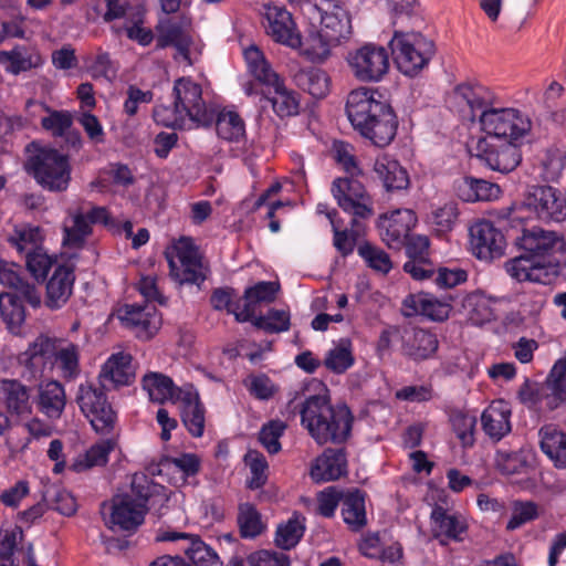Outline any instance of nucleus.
Returning a JSON list of instances; mask_svg holds the SVG:
<instances>
[{"mask_svg":"<svg viewBox=\"0 0 566 566\" xmlns=\"http://www.w3.org/2000/svg\"><path fill=\"white\" fill-rule=\"evenodd\" d=\"M345 109L354 129L375 146L386 147L395 139L398 117L378 90H353L347 96Z\"/></svg>","mask_w":566,"mask_h":566,"instance_id":"f257e3e1","label":"nucleus"},{"mask_svg":"<svg viewBox=\"0 0 566 566\" xmlns=\"http://www.w3.org/2000/svg\"><path fill=\"white\" fill-rule=\"evenodd\" d=\"M287 409L295 416L301 415V423L318 444H342L348 440L353 429L354 416L346 403L332 406L326 395H313L296 403L293 398Z\"/></svg>","mask_w":566,"mask_h":566,"instance_id":"f03ea898","label":"nucleus"},{"mask_svg":"<svg viewBox=\"0 0 566 566\" xmlns=\"http://www.w3.org/2000/svg\"><path fill=\"white\" fill-rule=\"evenodd\" d=\"M172 96V106L158 105L154 108L157 123L174 129L209 127L213 124L214 111L206 107L201 86L191 78L176 80Z\"/></svg>","mask_w":566,"mask_h":566,"instance_id":"7ed1b4c3","label":"nucleus"},{"mask_svg":"<svg viewBox=\"0 0 566 566\" xmlns=\"http://www.w3.org/2000/svg\"><path fill=\"white\" fill-rule=\"evenodd\" d=\"M315 9L321 15V30L307 39L303 54L312 61H324L329 48L352 33L350 17L340 0H319Z\"/></svg>","mask_w":566,"mask_h":566,"instance_id":"20e7f679","label":"nucleus"},{"mask_svg":"<svg viewBox=\"0 0 566 566\" xmlns=\"http://www.w3.org/2000/svg\"><path fill=\"white\" fill-rule=\"evenodd\" d=\"M25 171L50 192H64L72 180V166L67 155L60 154L57 147H42L30 156Z\"/></svg>","mask_w":566,"mask_h":566,"instance_id":"39448f33","label":"nucleus"},{"mask_svg":"<svg viewBox=\"0 0 566 566\" xmlns=\"http://www.w3.org/2000/svg\"><path fill=\"white\" fill-rule=\"evenodd\" d=\"M398 70L410 77L418 75L436 53L433 41L418 32L395 30L389 42Z\"/></svg>","mask_w":566,"mask_h":566,"instance_id":"423d86ee","label":"nucleus"},{"mask_svg":"<svg viewBox=\"0 0 566 566\" xmlns=\"http://www.w3.org/2000/svg\"><path fill=\"white\" fill-rule=\"evenodd\" d=\"M170 269V277L177 283L200 286L207 279L208 269L190 238H180L172 249L165 252Z\"/></svg>","mask_w":566,"mask_h":566,"instance_id":"0eeeda50","label":"nucleus"},{"mask_svg":"<svg viewBox=\"0 0 566 566\" xmlns=\"http://www.w3.org/2000/svg\"><path fill=\"white\" fill-rule=\"evenodd\" d=\"M481 129L489 140L516 142L531 130V120L514 108H496L494 105L479 116Z\"/></svg>","mask_w":566,"mask_h":566,"instance_id":"6e6552de","label":"nucleus"},{"mask_svg":"<svg viewBox=\"0 0 566 566\" xmlns=\"http://www.w3.org/2000/svg\"><path fill=\"white\" fill-rule=\"evenodd\" d=\"M523 205L542 222L559 223L566 219V197L552 186H531L524 196Z\"/></svg>","mask_w":566,"mask_h":566,"instance_id":"1a4fd4ad","label":"nucleus"},{"mask_svg":"<svg viewBox=\"0 0 566 566\" xmlns=\"http://www.w3.org/2000/svg\"><path fill=\"white\" fill-rule=\"evenodd\" d=\"M347 62L353 75L360 82H379L389 71L387 49L375 43H366L350 51Z\"/></svg>","mask_w":566,"mask_h":566,"instance_id":"9d476101","label":"nucleus"},{"mask_svg":"<svg viewBox=\"0 0 566 566\" xmlns=\"http://www.w3.org/2000/svg\"><path fill=\"white\" fill-rule=\"evenodd\" d=\"M332 193L339 208L353 214V227L358 224L359 219L366 220L374 216L373 200L360 181L347 177L336 178Z\"/></svg>","mask_w":566,"mask_h":566,"instance_id":"9b49d317","label":"nucleus"},{"mask_svg":"<svg viewBox=\"0 0 566 566\" xmlns=\"http://www.w3.org/2000/svg\"><path fill=\"white\" fill-rule=\"evenodd\" d=\"M76 401L83 413L90 418V422L97 433L108 434L112 432L116 413L102 388L92 384L81 385Z\"/></svg>","mask_w":566,"mask_h":566,"instance_id":"f8f14e48","label":"nucleus"},{"mask_svg":"<svg viewBox=\"0 0 566 566\" xmlns=\"http://www.w3.org/2000/svg\"><path fill=\"white\" fill-rule=\"evenodd\" d=\"M515 243L524 250L528 258L546 264L554 261L557 258L556 254L565 248V240L562 234L541 227L523 229L522 235L515 238Z\"/></svg>","mask_w":566,"mask_h":566,"instance_id":"ddd939ff","label":"nucleus"},{"mask_svg":"<svg viewBox=\"0 0 566 566\" xmlns=\"http://www.w3.org/2000/svg\"><path fill=\"white\" fill-rule=\"evenodd\" d=\"M476 159L493 171L509 174L521 163V153L516 142L489 140L480 138L476 144Z\"/></svg>","mask_w":566,"mask_h":566,"instance_id":"4468645a","label":"nucleus"},{"mask_svg":"<svg viewBox=\"0 0 566 566\" xmlns=\"http://www.w3.org/2000/svg\"><path fill=\"white\" fill-rule=\"evenodd\" d=\"M472 253L480 260L491 262L500 259L506 248L505 235L490 220H479L469 229Z\"/></svg>","mask_w":566,"mask_h":566,"instance_id":"2eb2a0df","label":"nucleus"},{"mask_svg":"<svg viewBox=\"0 0 566 566\" xmlns=\"http://www.w3.org/2000/svg\"><path fill=\"white\" fill-rule=\"evenodd\" d=\"M149 507L144 505L133 492L117 494L112 499L109 528L117 526L120 531L135 533L144 523Z\"/></svg>","mask_w":566,"mask_h":566,"instance_id":"dca6fc26","label":"nucleus"},{"mask_svg":"<svg viewBox=\"0 0 566 566\" xmlns=\"http://www.w3.org/2000/svg\"><path fill=\"white\" fill-rule=\"evenodd\" d=\"M455 296L452 294H446L441 297L427 292L411 294L403 301V307L406 308L403 315L410 317L421 314L431 321L444 322L450 316Z\"/></svg>","mask_w":566,"mask_h":566,"instance_id":"f3484780","label":"nucleus"},{"mask_svg":"<svg viewBox=\"0 0 566 566\" xmlns=\"http://www.w3.org/2000/svg\"><path fill=\"white\" fill-rule=\"evenodd\" d=\"M101 223L108 229L117 227V222L105 207L92 206L87 211L81 207L73 214V227L66 229V238L74 245L83 244L92 233V224Z\"/></svg>","mask_w":566,"mask_h":566,"instance_id":"a211bd4d","label":"nucleus"},{"mask_svg":"<svg viewBox=\"0 0 566 566\" xmlns=\"http://www.w3.org/2000/svg\"><path fill=\"white\" fill-rule=\"evenodd\" d=\"M408 261L403 264V271L415 280L429 279L434 270L429 259L430 241L427 235L411 234L403 243Z\"/></svg>","mask_w":566,"mask_h":566,"instance_id":"6ab92c4d","label":"nucleus"},{"mask_svg":"<svg viewBox=\"0 0 566 566\" xmlns=\"http://www.w3.org/2000/svg\"><path fill=\"white\" fill-rule=\"evenodd\" d=\"M417 222L411 210H396L389 217L382 216L379 223L382 241L389 249L400 250L411 235V228Z\"/></svg>","mask_w":566,"mask_h":566,"instance_id":"aec40b11","label":"nucleus"},{"mask_svg":"<svg viewBox=\"0 0 566 566\" xmlns=\"http://www.w3.org/2000/svg\"><path fill=\"white\" fill-rule=\"evenodd\" d=\"M130 490L144 505H147L149 510L154 509L158 517L165 514L171 495L166 486L154 482L144 473H135L132 478Z\"/></svg>","mask_w":566,"mask_h":566,"instance_id":"412c9836","label":"nucleus"},{"mask_svg":"<svg viewBox=\"0 0 566 566\" xmlns=\"http://www.w3.org/2000/svg\"><path fill=\"white\" fill-rule=\"evenodd\" d=\"M266 24L264 28L268 35L275 42L285 44L290 48L296 49L303 46L301 35L294 30V22L291 13L285 9L277 7H269L265 13Z\"/></svg>","mask_w":566,"mask_h":566,"instance_id":"4be33fe9","label":"nucleus"},{"mask_svg":"<svg viewBox=\"0 0 566 566\" xmlns=\"http://www.w3.org/2000/svg\"><path fill=\"white\" fill-rule=\"evenodd\" d=\"M177 539H189L190 544L185 548V554L195 566H220L218 554L197 535L175 532L159 531L156 542H174Z\"/></svg>","mask_w":566,"mask_h":566,"instance_id":"5701e85b","label":"nucleus"},{"mask_svg":"<svg viewBox=\"0 0 566 566\" xmlns=\"http://www.w3.org/2000/svg\"><path fill=\"white\" fill-rule=\"evenodd\" d=\"M280 291V283L261 281L245 289L242 296V312H238V322H250L255 317L256 306L270 304L275 301Z\"/></svg>","mask_w":566,"mask_h":566,"instance_id":"b1692460","label":"nucleus"},{"mask_svg":"<svg viewBox=\"0 0 566 566\" xmlns=\"http://www.w3.org/2000/svg\"><path fill=\"white\" fill-rule=\"evenodd\" d=\"M74 281L72 266L57 265L46 283L45 305L51 310L64 306L72 295Z\"/></svg>","mask_w":566,"mask_h":566,"instance_id":"393cba45","label":"nucleus"},{"mask_svg":"<svg viewBox=\"0 0 566 566\" xmlns=\"http://www.w3.org/2000/svg\"><path fill=\"white\" fill-rule=\"evenodd\" d=\"M347 473L345 448H327L311 469L312 479L319 482L335 481Z\"/></svg>","mask_w":566,"mask_h":566,"instance_id":"a878e982","label":"nucleus"},{"mask_svg":"<svg viewBox=\"0 0 566 566\" xmlns=\"http://www.w3.org/2000/svg\"><path fill=\"white\" fill-rule=\"evenodd\" d=\"M401 339L402 354L416 361L430 358L439 346L437 336L422 328L405 331Z\"/></svg>","mask_w":566,"mask_h":566,"instance_id":"bb28decb","label":"nucleus"},{"mask_svg":"<svg viewBox=\"0 0 566 566\" xmlns=\"http://www.w3.org/2000/svg\"><path fill=\"white\" fill-rule=\"evenodd\" d=\"M454 95L470 108L471 120L475 119L476 112L482 114L484 111H489L496 99L495 94L489 87L471 82L457 85Z\"/></svg>","mask_w":566,"mask_h":566,"instance_id":"cd10ccee","label":"nucleus"},{"mask_svg":"<svg viewBox=\"0 0 566 566\" xmlns=\"http://www.w3.org/2000/svg\"><path fill=\"white\" fill-rule=\"evenodd\" d=\"M132 360L130 354H113L103 365L98 376L99 380H109L115 387L130 385L135 379Z\"/></svg>","mask_w":566,"mask_h":566,"instance_id":"c85d7f7f","label":"nucleus"},{"mask_svg":"<svg viewBox=\"0 0 566 566\" xmlns=\"http://www.w3.org/2000/svg\"><path fill=\"white\" fill-rule=\"evenodd\" d=\"M0 391L3 394L8 413L19 418L31 415L32 405L27 386L15 379H4L1 381Z\"/></svg>","mask_w":566,"mask_h":566,"instance_id":"c756f323","label":"nucleus"},{"mask_svg":"<svg viewBox=\"0 0 566 566\" xmlns=\"http://www.w3.org/2000/svg\"><path fill=\"white\" fill-rule=\"evenodd\" d=\"M374 171L388 192L402 190L409 186L407 170L397 160L387 156L376 159Z\"/></svg>","mask_w":566,"mask_h":566,"instance_id":"7c9ffc66","label":"nucleus"},{"mask_svg":"<svg viewBox=\"0 0 566 566\" xmlns=\"http://www.w3.org/2000/svg\"><path fill=\"white\" fill-rule=\"evenodd\" d=\"M55 356V345L51 338L40 335L30 344L29 348L21 353L18 360L24 365L32 375L42 370L48 360Z\"/></svg>","mask_w":566,"mask_h":566,"instance_id":"2f4dec72","label":"nucleus"},{"mask_svg":"<svg viewBox=\"0 0 566 566\" xmlns=\"http://www.w3.org/2000/svg\"><path fill=\"white\" fill-rule=\"evenodd\" d=\"M544 384L548 410H555L566 403V359L555 363Z\"/></svg>","mask_w":566,"mask_h":566,"instance_id":"473e14b6","label":"nucleus"},{"mask_svg":"<svg viewBox=\"0 0 566 566\" xmlns=\"http://www.w3.org/2000/svg\"><path fill=\"white\" fill-rule=\"evenodd\" d=\"M191 42L190 35L180 22L168 21L158 28L157 46H175L178 53L188 62H190L189 48Z\"/></svg>","mask_w":566,"mask_h":566,"instance_id":"72a5a7b5","label":"nucleus"},{"mask_svg":"<svg viewBox=\"0 0 566 566\" xmlns=\"http://www.w3.org/2000/svg\"><path fill=\"white\" fill-rule=\"evenodd\" d=\"M66 398L63 386L55 380L39 385L38 405L50 418H59L65 407Z\"/></svg>","mask_w":566,"mask_h":566,"instance_id":"f704fd0d","label":"nucleus"},{"mask_svg":"<svg viewBox=\"0 0 566 566\" xmlns=\"http://www.w3.org/2000/svg\"><path fill=\"white\" fill-rule=\"evenodd\" d=\"M342 504L344 522L353 531H358L366 525L365 492L359 489L347 491L344 493Z\"/></svg>","mask_w":566,"mask_h":566,"instance_id":"c9c22d12","label":"nucleus"},{"mask_svg":"<svg viewBox=\"0 0 566 566\" xmlns=\"http://www.w3.org/2000/svg\"><path fill=\"white\" fill-rule=\"evenodd\" d=\"M293 80L298 88L315 98H323L329 92V77L322 69H301L294 74Z\"/></svg>","mask_w":566,"mask_h":566,"instance_id":"e433bc0d","label":"nucleus"},{"mask_svg":"<svg viewBox=\"0 0 566 566\" xmlns=\"http://www.w3.org/2000/svg\"><path fill=\"white\" fill-rule=\"evenodd\" d=\"M15 263H9L0 260V282L8 285L12 290L20 292L25 301L32 306H38L41 303L40 296L34 285L28 283L17 271Z\"/></svg>","mask_w":566,"mask_h":566,"instance_id":"4c0bfd02","label":"nucleus"},{"mask_svg":"<svg viewBox=\"0 0 566 566\" xmlns=\"http://www.w3.org/2000/svg\"><path fill=\"white\" fill-rule=\"evenodd\" d=\"M541 449L554 462L556 468H566V434L553 427L539 430Z\"/></svg>","mask_w":566,"mask_h":566,"instance_id":"58836bf2","label":"nucleus"},{"mask_svg":"<svg viewBox=\"0 0 566 566\" xmlns=\"http://www.w3.org/2000/svg\"><path fill=\"white\" fill-rule=\"evenodd\" d=\"M142 382L154 402L164 403L178 398L179 389L174 385L172 379L164 374L148 373L143 377Z\"/></svg>","mask_w":566,"mask_h":566,"instance_id":"ea45409f","label":"nucleus"},{"mask_svg":"<svg viewBox=\"0 0 566 566\" xmlns=\"http://www.w3.org/2000/svg\"><path fill=\"white\" fill-rule=\"evenodd\" d=\"M511 411L502 406L491 405L481 416L482 428L492 439L499 441L511 431Z\"/></svg>","mask_w":566,"mask_h":566,"instance_id":"a19ab883","label":"nucleus"},{"mask_svg":"<svg viewBox=\"0 0 566 566\" xmlns=\"http://www.w3.org/2000/svg\"><path fill=\"white\" fill-rule=\"evenodd\" d=\"M182 423L193 437H201L205 430V407L200 401L199 395L197 392H187L182 397Z\"/></svg>","mask_w":566,"mask_h":566,"instance_id":"79ce46f5","label":"nucleus"},{"mask_svg":"<svg viewBox=\"0 0 566 566\" xmlns=\"http://www.w3.org/2000/svg\"><path fill=\"white\" fill-rule=\"evenodd\" d=\"M42 62V56L38 52H28L20 48L11 51H0V64L7 65L6 70L14 75L35 69Z\"/></svg>","mask_w":566,"mask_h":566,"instance_id":"37998d69","label":"nucleus"},{"mask_svg":"<svg viewBox=\"0 0 566 566\" xmlns=\"http://www.w3.org/2000/svg\"><path fill=\"white\" fill-rule=\"evenodd\" d=\"M506 272L518 282L541 281L538 271L546 270L547 264L528 258L525 253L505 263Z\"/></svg>","mask_w":566,"mask_h":566,"instance_id":"c03bdc74","label":"nucleus"},{"mask_svg":"<svg viewBox=\"0 0 566 566\" xmlns=\"http://www.w3.org/2000/svg\"><path fill=\"white\" fill-rule=\"evenodd\" d=\"M268 86L273 87L274 95L271 97L264 96V99L272 104L277 116L287 117L298 113V101L295 93L289 91L280 77H277L276 83H270Z\"/></svg>","mask_w":566,"mask_h":566,"instance_id":"a18cd8bd","label":"nucleus"},{"mask_svg":"<svg viewBox=\"0 0 566 566\" xmlns=\"http://www.w3.org/2000/svg\"><path fill=\"white\" fill-rule=\"evenodd\" d=\"M216 130L220 138L228 142H239L245 133L244 122L235 112L214 114Z\"/></svg>","mask_w":566,"mask_h":566,"instance_id":"49530a36","label":"nucleus"},{"mask_svg":"<svg viewBox=\"0 0 566 566\" xmlns=\"http://www.w3.org/2000/svg\"><path fill=\"white\" fill-rule=\"evenodd\" d=\"M303 521L304 517L301 520V515L295 512L286 523L280 524L275 533V545L282 549L295 547L305 531Z\"/></svg>","mask_w":566,"mask_h":566,"instance_id":"de8ad7c7","label":"nucleus"},{"mask_svg":"<svg viewBox=\"0 0 566 566\" xmlns=\"http://www.w3.org/2000/svg\"><path fill=\"white\" fill-rule=\"evenodd\" d=\"M114 449L112 440H105L92 446L84 455L78 457L71 465L75 472H82L93 467L104 465L108 461V454Z\"/></svg>","mask_w":566,"mask_h":566,"instance_id":"09e8293b","label":"nucleus"},{"mask_svg":"<svg viewBox=\"0 0 566 566\" xmlns=\"http://www.w3.org/2000/svg\"><path fill=\"white\" fill-rule=\"evenodd\" d=\"M431 518L436 524V538L444 535L447 538L460 541L459 535L465 531V526L455 516L448 515L442 506L437 505L432 510Z\"/></svg>","mask_w":566,"mask_h":566,"instance_id":"8fccbe9b","label":"nucleus"},{"mask_svg":"<svg viewBox=\"0 0 566 566\" xmlns=\"http://www.w3.org/2000/svg\"><path fill=\"white\" fill-rule=\"evenodd\" d=\"M43 500L48 506L62 515L71 516L76 512V502L70 492L57 486L51 485L43 493Z\"/></svg>","mask_w":566,"mask_h":566,"instance_id":"3c124183","label":"nucleus"},{"mask_svg":"<svg viewBox=\"0 0 566 566\" xmlns=\"http://www.w3.org/2000/svg\"><path fill=\"white\" fill-rule=\"evenodd\" d=\"M354 360L350 342L342 339L335 348L327 353L324 365L335 374H343L353 366Z\"/></svg>","mask_w":566,"mask_h":566,"instance_id":"603ef678","label":"nucleus"},{"mask_svg":"<svg viewBox=\"0 0 566 566\" xmlns=\"http://www.w3.org/2000/svg\"><path fill=\"white\" fill-rule=\"evenodd\" d=\"M337 214V211H331L327 213L328 219L332 222L333 232H334V247L336 250L343 255L347 256L353 253L354 248L356 245V241L358 239L359 232V223L355 227H352V230L344 229L342 230L338 223L334 220V217Z\"/></svg>","mask_w":566,"mask_h":566,"instance_id":"864d4df0","label":"nucleus"},{"mask_svg":"<svg viewBox=\"0 0 566 566\" xmlns=\"http://www.w3.org/2000/svg\"><path fill=\"white\" fill-rule=\"evenodd\" d=\"M238 524L242 537H256L263 532V524L261 515L256 509L250 504L244 503L239 506Z\"/></svg>","mask_w":566,"mask_h":566,"instance_id":"5fc2aeb1","label":"nucleus"},{"mask_svg":"<svg viewBox=\"0 0 566 566\" xmlns=\"http://www.w3.org/2000/svg\"><path fill=\"white\" fill-rule=\"evenodd\" d=\"M156 308L148 304H127L123 308L120 319L128 326L140 327L148 331Z\"/></svg>","mask_w":566,"mask_h":566,"instance_id":"6e6d98bb","label":"nucleus"},{"mask_svg":"<svg viewBox=\"0 0 566 566\" xmlns=\"http://www.w3.org/2000/svg\"><path fill=\"white\" fill-rule=\"evenodd\" d=\"M244 462L250 468L251 479L248 481L247 485L251 490L261 489L268 481V462L265 457L256 451L249 450L244 455Z\"/></svg>","mask_w":566,"mask_h":566,"instance_id":"4d7b16f0","label":"nucleus"},{"mask_svg":"<svg viewBox=\"0 0 566 566\" xmlns=\"http://www.w3.org/2000/svg\"><path fill=\"white\" fill-rule=\"evenodd\" d=\"M252 324L268 333H281L290 328V314L284 310L271 308L266 315L254 317Z\"/></svg>","mask_w":566,"mask_h":566,"instance_id":"13d9d810","label":"nucleus"},{"mask_svg":"<svg viewBox=\"0 0 566 566\" xmlns=\"http://www.w3.org/2000/svg\"><path fill=\"white\" fill-rule=\"evenodd\" d=\"M358 254L366 261L367 265L375 271L381 273H388L392 263L389 258V254L384 250L373 245L369 242H364L357 249Z\"/></svg>","mask_w":566,"mask_h":566,"instance_id":"bf43d9fd","label":"nucleus"},{"mask_svg":"<svg viewBox=\"0 0 566 566\" xmlns=\"http://www.w3.org/2000/svg\"><path fill=\"white\" fill-rule=\"evenodd\" d=\"M237 296L233 287H218L212 291L210 296L211 306L217 311L227 310L228 313L233 314L237 318L238 312H242V297L234 300Z\"/></svg>","mask_w":566,"mask_h":566,"instance_id":"052dcab7","label":"nucleus"},{"mask_svg":"<svg viewBox=\"0 0 566 566\" xmlns=\"http://www.w3.org/2000/svg\"><path fill=\"white\" fill-rule=\"evenodd\" d=\"M286 424L280 420H271L263 424L259 432V441L271 454L281 451L280 438L283 436Z\"/></svg>","mask_w":566,"mask_h":566,"instance_id":"680f3d73","label":"nucleus"},{"mask_svg":"<svg viewBox=\"0 0 566 566\" xmlns=\"http://www.w3.org/2000/svg\"><path fill=\"white\" fill-rule=\"evenodd\" d=\"M54 261L41 247L27 253V269L35 280H44Z\"/></svg>","mask_w":566,"mask_h":566,"instance_id":"e2e57ef3","label":"nucleus"},{"mask_svg":"<svg viewBox=\"0 0 566 566\" xmlns=\"http://www.w3.org/2000/svg\"><path fill=\"white\" fill-rule=\"evenodd\" d=\"M538 516V505L532 501H516L513 504L512 516L506 524V530L514 531L523 524L534 521Z\"/></svg>","mask_w":566,"mask_h":566,"instance_id":"0e129e2a","label":"nucleus"},{"mask_svg":"<svg viewBox=\"0 0 566 566\" xmlns=\"http://www.w3.org/2000/svg\"><path fill=\"white\" fill-rule=\"evenodd\" d=\"M41 125L57 138L72 129L73 117L66 111H51L49 116L41 119Z\"/></svg>","mask_w":566,"mask_h":566,"instance_id":"69168bd1","label":"nucleus"},{"mask_svg":"<svg viewBox=\"0 0 566 566\" xmlns=\"http://www.w3.org/2000/svg\"><path fill=\"white\" fill-rule=\"evenodd\" d=\"M495 464L501 473L513 475L521 473L526 468L527 462L518 452L499 450L495 454Z\"/></svg>","mask_w":566,"mask_h":566,"instance_id":"338daca9","label":"nucleus"},{"mask_svg":"<svg viewBox=\"0 0 566 566\" xmlns=\"http://www.w3.org/2000/svg\"><path fill=\"white\" fill-rule=\"evenodd\" d=\"M250 566H290V558L284 553L258 551L248 557Z\"/></svg>","mask_w":566,"mask_h":566,"instance_id":"774afa93","label":"nucleus"}]
</instances>
